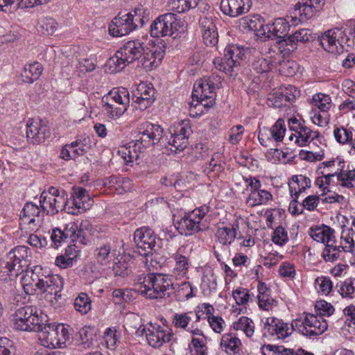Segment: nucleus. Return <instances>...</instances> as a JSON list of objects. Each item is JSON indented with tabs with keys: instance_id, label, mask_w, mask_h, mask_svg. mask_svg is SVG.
Listing matches in <instances>:
<instances>
[{
	"instance_id": "obj_1",
	"label": "nucleus",
	"mask_w": 355,
	"mask_h": 355,
	"mask_svg": "<svg viewBox=\"0 0 355 355\" xmlns=\"http://www.w3.org/2000/svg\"><path fill=\"white\" fill-rule=\"evenodd\" d=\"M26 254L27 248L24 246H18L11 250L3 270L1 271L0 280L10 282L26 270L21 282L24 292L28 295H33L37 289L44 295L46 300L53 303L57 301L58 297H60V293L63 287L62 279L58 275H45L40 266L27 270L29 257H25Z\"/></svg>"
},
{
	"instance_id": "obj_2",
	"label": "nucleus",
	"mask_w": 355,
	"mask_h": 355,
	"mask_svg": "<svg viewBox=\"0 0 355 355\" xmlns=\"http://www.w3.org/2000/svg\"><path fill=\"white\" fill-rule=\"evenodd\" d=\"M143 129L138 139L121 146L118 150L125 164L137 162L144 149L159 143L162 138L164 129L159 125L147 122L144 124Z\"/></svg>"
},
{
	"instance_id": "obj_3",
	"label": "nucleus",
	"mask_w": 355,
	"mask_h": 355,
	"mask_svg": "<svg viewBox=\"0 0 355 355\" xmlns=\"http://www.w3.org/2000/svg\"><path fill=\"white\" fill-rule=\"evenodd\" d=\"M135 281L134 291L150 299L164 297L175 289L174 283L168 275L141 274Z\"/></svg>"
},
{
	"instance_id": "obj_4",
	"label": "nucleus",
	"mask_w": 355,
	"mask_h": 355,
	"mask_svg": "<svg viewBox=\"0 0 355 355\" xmlns=\"http://www.w3.org/2000/svg\"><path fill=\"white\" fill-rule=\"evenodd\" d=\"M149 20L150 10L143 6H138L130 12L116 17L109 26V32L114 37L126 35Z\"/></svg>"
},
{
	"instance_id": "obj_5",
	"label": "nucleus",
	"mask_w": 355,
	"mask_h": 355,
	"mask_svg": "<svg viewBox=\"0 0 355 355\" xmlns=\"http://www.w3.org/2000/svg\"><path fill=\"white\" fill-rule=\"evenodd\" d=\"M144 51L140 40H130L125 43L106 63L109 72L114 73L123 69L128 64L139 59Z\"/></svg>"
},
{
	"instance_id": "obj_6",
	"label": "nucleus",
	"mask_w": 355,
	"mask_h": 355,
	"mask_svg": "<svg viewBox=\"0 0 355 355\" xmlns=\"http://www.w3.org/2000/svg\"><path fill=\"white\" fill-rule=\"evenodd\" d=\"M14 329L24 331H37L47 322V316L33 306H26L16 310L13 315Z\"/></svg>"
},
{
	"instance_id": "obj_7",
	"label": "nucleus",
	"mask_w": 355,
	"mask_h": 355,
	"mask_svg": "<svg viewBox=\"0 0 355 355\" xmlns=\"http://www.w3.org/2000/svg\"><path fill=\"white\" fill-rule=\"evenodd\" d=\"M103 111L107 116L116 119L127 110L130 104V94L126 88H114L102 98Z\"/></svg>"
},
{
	"instance_id": "obj_8",
	"label": "nucleus",
	"mask_w": 355,
	"mask_h": 355,
	"mask_svg": "<svg viewBox=\"0 0 355 355\" xmlns=\"http://www.w3.org/2000/svg\"><path fill=\"white\" fill-rule=\"evenodd\" d=\"M38 339L40 344L48 348H62L70 338L68 328L63 324H47L42 325Z\"/></svg>"
},
{
	"instance_id": "obj_9",
	"label": "nucleus",
	"mask_w": 355,
	"mask_h": 355,
	"mask_svg": "<svg viewBox=\"0 0 355 355\" xmlns=\"http://www.w3.org/2000/svg\"><path fill=\"white\" fill-rule=\"evenodd\" d=\"M293 324L298 333L307 337L320 336L328 329L327 322L322 316L307 312L299 314Z\"/></svg>"
},
{
	"instance_id": "obj_10",
	"label": "nucleus",
	"mask_w": 355,
	"mask_h": 355,
	"mask_svg": "<svg viewBox=\"0 0 355 355\" xmlns=\"http://www.w3.org/2000/svg\"><path fill=\"white\" fill-rule=\"evenodd\" d=\"M40 203L44 213L55 215L64 210L67 205V194L63 189L51 187L40 196Z\"/></svg>"
},
{
	"instance_id": "obj_11",
	"label": "nucleus",
	"mask_w": 355,
	"mask_h": 355,
	"mask_svg": "<svg viewBox=\"0 0 355 355\" xmlns=\"http://www.w3.org/2000/svg\"><path fill=\"white\" fill-rule=\"evenodd\" d=\"M209 211V207L201 206L191 212L186 214L177 222V230L182 235H192L205 228L202 219Z\"/></svg>"
},
{
	"instance_id": "obj_12",
	"label": "nucleus",
	"mask_w": 355,
	"mask_h": 355,
	"mask_svg": "<svg viewBox=\"0 0 355 355\" xmlns=\"http://www.w3.org/2000/svg\"><path fill=\"white\" fill-rule=\"evenodd\" d=\"M182 21L174 13L167 12L159 16L151 24L150 33L152 37L171 36L182 28Z\"/></svg>"
},
{
	"instance_id": "obj_13",
	"label": "nucleus",
	"mask_w": 355,
	"mask_h": 355,
	"mask_svg": "<svg viewBox=\"0 0 355 355\" xmlns=\"http://www.w3.org/2000/svg\"><path fill=\"white\" fill-rule=\"evenodd\" d=\"M171 137L168 139L169 149L171 152L184 150L187 146L189 137L192 132L189 121H182L169 128Z\"/></svg>"
},
{
	"instance_id": "obj_14",
	"label": "nucleus",
	"mask_w": 355,
	"mask_h": 355,
	"mask_svg": "<svg viewBox=\"0 0 355 355\" xmlns=\"http://www.w3.org/2000/svg\"><path fill=\"white\" fill-rule=\"evenodd\" d=\"M220 78L203 77L198 80L193 85L192 97L196 99H204L214 103L216 93L215 89L219 87Z\"/></svg>"
},
{
	"instance_id": "obj_15",
	"label": "nucleus",
	"mask_w": 355,
	"mask_h": 355,
	"mask_svg": "<svg viewBox=\"0 0 355 355\" xmlns=\"http://www.w3.org/2000/svg\"><path fill=\"white\" fill-rule=\"evenodd\" d=\"M92 202L86 189L82 187L73 188L70 199H67L66 212L78 215L89 209Z\"/></svg>"
},
{
	"instance_id": "obj_16",
	"label": "nucleus",
	"mask_w": 355,
	"mask_h": 355,
	"mask_svg": "<svg viewBox=\"0 0 355 355\" xmlns=\"http://www.w3.org/2000/svg\"><path fill=\"white\" fill-rule=\"evenodd\" d=\"M139 330L145 334L148 343L154 348L160 347L164 343L169 342L172 336L170 331L157 324L141 326Z\"/></svg>"
},
{
	"instance_id": "obj_17",
	"label": "nucleus",
	"mask_w": 355,
	"mask_h": 355,
	"mask_svg": "<svg viewBox=\"0 0 355 355\" xmlns=\"http://www.w3.org/2000/svg\"><path fill=\"white\" fill-rule=\"evenodd\" d=\"M286 128L284 119H279L271 128L263 127L260 129L258 139L263 146H269L272 141H282Z\"/></svg>"
},
{
	"instance_id": "obj_18",
	"label": "nucleus",
	"mask_w": 355,
	"mask_h": 355,
	"mask_svg": "<svg viewBox=\"0 0 355 355\" xmlns=\"http://www.w3.org/2000/svg\"><path fill=\"white\" fill-rule=\"evenodd\" d=\"M294 320L291 324L284 322L276 318H268L264 323L265 334L276 337L278 339H284L290 336L297 329L294 327Z\"/></svg>"
},
{
	"instance_id": "obj_19",
	"label": "nucleus",
	"mask_w": 355,
	"mask_h": 355,
	"mask_svg": "<svg viewBox=\"0 0 355 355\" xmlns=\"http://www.w3.org/2000/svg\"><path fill=\"white\" fill-rule=\"evenodd\" d=\"M134 242L138 248L145 252L144 254L147 255L151 251L157 250L159 239L151 229L143 227L135 232Z\"/></svg>"
},
{
	"instance_id": "obj_20",
	"label": "nucleus",
	"mask_w": 355,
	"mask_h": 355,
	"mask_svg": "<svg viewBox=\"0 0 355 355\" xmlns=\"http://www.w3.org/2000/svg\"><path fill=\"white\" fill-rule=\"evenodd\" d=\"M50 131L44 121L40 119H29L26 124L27 140L33 144L43 143L49 137Z\"/></svg>"
},
{
	"instance_id": "obj_21",
	"label": "nucleus",
	"mask_w": 355,
	"mask_h": 355,
	"mask_svg": "<svg viewBox=\"0 0 355 355\" xmlns=\"http://www.w3.org/2000/svg\"><path fill=\"white\" fill-rule=\"evenodd\" d=\"M289 125L290 130L295 132V143L300 146H306L319 137L318 131L299 123L295 118L289 119Z\"/></svg>"
},
{
	"instance_id": "obj_22",
	"label": "nucleus",
	"mask_w": 355,
	"mask_h": 355,
	"mask_svg": "<svg viewBox=\"0 0 355 355\" xmlns=\"http://www.w3.org/2000/svg\"><path fill=\"white\" fill-rule=\"evenodd\" d=\"M324 4V0H300L294 6L293 13L295 17L299 16L300 21H304L313 17Z\"/></svg>"
},
{
	"instance_id": "obj_23",
	"label": "nucleus",
	"mask_w": 355,
	"mask_h": 355,
	"mask_svg": "<svg viewBox=\"0 0 355 355\" xmlns=\"http://www.w3.org/2000/svg\"><path fill=\"white\" fill-rule=\"evenodd\" d=\"M155 94V89L151 83H139L133 95L135 107L141 110H146L154 102Z\"/></svg>"
},
{
	"instance_id": "obj_24",
	"label": "nucleus",
	"mask_w": 355,
	"mask_h": 355,
	"mask_svg": "<svg viewBox=\"0 0 355 355\" xmlns=\"http://www.w3.org/2000/svg\"><path fill=\"white\" fill-rule=\"evenodd\" d=\"M290 25L284 18L276 19L273 22L264 24V28L260 31L262 37L270 39L279 38L285 42L288 33Z\"/></svg>"
},
{
	"instance_id": "obj_25",
	"label": "nucleus",
	"mask_w": 355,
	"mask_h": 355,
	"mask_svg": "<svg viewBox=\"0 0 355 355\" xmlns=\"http://www.w3.org/2000/svg\"><path fill=\"white\" fill-rule=\"evenodd\" d=\"M252 5V0H221L220 8L224 15L237 17L248 13Z\"/></svg>"
},
{
	"instance_id": "obj_26",
	"label": "nucleus",
	"mask_w": 355,
	"mask_h": 355,
	"mask_svg": "<svg viewBox=\"0 0 355 355\" xmlns=\"http://www.w3.org/2000/svg\"><path fill=\"white\" fill-rule=\"evenodd\" d=\"M164 55V51L159 46H151L144 49L139 58L143 67L147 71H151L157 67Z\"/></svg>"
},
{
	"instance_id": "obj_27",
	"label": "nucleus",
	"mask_w": 355,
	"mask_h": 355,
	"mask_svg": "<svg viewBox=\"0 0 355 355\" xmlns=\"http://www.w3.org/2000/svg\"><path fill=\"white\" fill-rule=\"evenodd\" d=\"M343 31L340 29H331L326 31L320 37V42L324 49L331 53H342V47H338L337 42L342 37Z\"/></svg>"
},
{
	"instance_id": "obj_28",
	"label": "nucleus",
	"mask_w": 355,
	"mask_h": 355,
	"mask_svg": "<svg viewBox=\"0 0 355 355\" xmlns=\"http://www.w3.org/2000/svg\"><path fill=\"white\" fill-rule=\"evenodd\" d=\"M115 250L113 249V242L110 240L99 241L96 244L94 257L97 262L101 265H107L115 257Z\"/></svg>"
},
{
	"instance_id": "obj_29",
	"label": "nucleus",
	"mask_w": 355,
	"mask_h": 355,
	"mask_svg": "<svg viewBox=\"0 0 355 355\" xmlns=\"http://www.w3.org/2000/svg\"><path fill=\"white\" fill-rule=\"evenodd\" d=\"M239 226L237 221L234 223H223L216 232V236L219 243L223 245L232 244L236 238Z\"/></svg>"
},
{
	"instance_id": "obj_30",
	"label": "nucleus",
	"mask_w": 355,
	"mask_h": 355,
	"mask_svg": "<svg viewBox=\"0 0 355 355\" xmlns=\"http://www.w3.org/2000/svg\"><path fill=\"white\" fill-rule=\"evenodd\" d=\"M239 27L242 31H254L258 37H262L259 34L264 28L263 20L260 15H248L239 20Z\"/></svg>"
},
{
	"instance_id": "obj_31",
	"label": "nucleus",
	"mask_w": 355,
	"mask_h": 355,
	"mask_svg": "<svg viewBox=\"0 0 355 355\" xmlns=\"http://www.w3.org/2000/svg\"><path fill=\"white\" fill-rule=\"evenodd\" d=\"M272 195L270 191L262 189L261 187H257L253 190H250L246 199V204L250 207L267 205L272 200Z\"/></svg>"
},
{
	"instance_id": "obj_32",
	"label": "nucleus",
	"mask_w": 355,
	"mask_h": 355,
	"mask_svg": "<svg viewBox=\"0 0 355 355\" xmlns=\"http://www.w3.org/2000/svg\"><path fill=\"white\" fill-rule=\"evenodd\" d=\"M335 231L327 225L311 227L309 230V236L315 241L329 243L335 237Z\"/></svg>"
},
{
	"instance_id": "obj_33",
	"label": "nucleus",
	"mask_w": 355,
	"mask_h": 355,
	"mask_svg": "<svg viewBox=\"0 0 355 355\" xmlns=\"http://www.w3.org/2000/svg\"><path fill=\"white\" fill-rule=\"evenodd\" d=\"M41 209L37 205L30 202H26L22 209L20 219L28 224H40L42 220Z\"/></svg>"
},
{
	"instance_id": "obj_34",
	"label": "nucleus",
	"mask_w": 355,
	"mask_h": 355,
	"mask_svg": "<svg viewBox=\"0 0 355 355\" xmlns=\"http://www.w3.org/2000/svg\"><path fill=\"white\" fill-rule=\"evenodd\" d=\"M344 166L345 163L343 161L338 159L336 160H330L322 162L317 172L319 175H324L327 176L331 180V178L335 175H337V178H338L339 174L343 173Z\"/></svg>"
},
{
	"instance_id": "obj_35",
	"label": "nucleus",
	"mask_w": 355,
	"mask_h": 355,
	"mask_svg": "<svg viewBox=\"0 0 355 355\" xmlns=\"http://www.w3.org/2000/svg\"><path fill=\"white\" fill-rule=\"evenodd\" d=\"M175 261V266L173 268L172 276L176 279L186 277L188 274L189 263L186 256L182 255L180 250H178L172 256Z\"/></svg>"
},
{
	"instance_id": "obj_36",
	"label": "nucleus",
	"mask_w": 355,
	"mask_h": 355,
	"mask_svg": "<svg viewBox=\"0 0 355 355\" xmlns=\"http://www.w3.org/2000/svg\"><path fill=\"white\" fill-rule=\"evenodd\" d=\"M311 182V180L306 176L302 175L293 176L288 183L291 197L298 198L301 193L310 187Z\"/></svg>"
},
{
	"instance_id": "obj_37",
	"label": "nucleus",
	"mask_w": 355,
	"mask_h": 355,
	"mask_svg": "<svg viewBox=\"0 0 355 355\" xmlns=\"http://www.w3.org/2000/svg\"><path fill=\"white\" fill-rule=\"evenodd\" d=\"M223 154L219 152L215 153L211 159L205 166L204 173L209 178H215L219 175L224 170Z\"/></svg>"
},
{
	"instance_id": "obj_38",
	"label": "nucleus",
	"mask_w": 355,
	"mask_h": 355,
	"mask_svg": "<svg viewBox=\"0 0 355 355\" xmlns=\"http://www.w3.org/2000/svg\"><path fill=\"white\" fill-rule=\"evenodd\" d=\"M354 129L352 127L344 125L335 126L333 135L335 140L340 145H347L352 150V142H354Z\"/></svg>"
},
{
	"instance_id": "obj_39",
	"label": "nucleus",
	"mask_w": 355,
	"mask_h": 355,
	"mask_svg": "<svg viewBox=\"0 0 355 355\" xmlns=\"http://www.w3.org/2000/svg\"><path fill=\"white\" fill-rule=\"evenodd\" d=\"M275 60L277 63L275 69L285 76H293L298 70V64L294 60H284L281 53H276Z\"/></svg>"
},
{
	"instance_id": "obj_40",
	"label": "nucleus",
	"mask_w": 355,
	"mask_h": 355,
	"mask_svg": "<svg viewBox=\"0 0 355 355\" xmlns=\"http://www.w3.org/2000/svg\"><path fill=\"white\" fill-rule=\"evenodd\" d=\"M42 71V65L39 62L26 64L21 73L22 81L26 83H33L40 77Z\"/></svg>"
},
{
	"instance_id": "obj_41",
	"label": "nucleus",
	"mask_w": 355,
	"mask_h": 355,
	"mask_svg": "<svg viewBox=\"0 0 355 355\" xmlns=\"http://www.w3.org/2000/svg\"><path fill=\"white\" fill-rule=\"evenodd\" d=\"M277 62L275 56L258 57L252 62V69L257 73H264L272 71L277 67Z\"/></svg>"
},
{
	"instance_id": "obj_42",
	"label": "nucleus",
	"mask_w": 355,
	"mask_h": 355,
	"mask_svg": "<svg viewBox=\"0 0 355 355\" xmlns=\"http://www.w3.org/2000/svg\"><path fill=\"white\" fill-rule=\"evenodd\" d=\"M241 342L234 334H224L220 340L222 348L229 354H234L239 352Z\"/></svg>"
},
{
	"instance_id": "obj_43",
	"label": "nucleus",
	"mask_w": 355,
	"mask_h": 355,
	"mask_svg": "<svg viewBox=\"0 0 355 355\" xmlns=\"http://www.w3.org/2000/svg\"><path fill=\"white\" fill-rule=\"evenodd\" d=\"M343 255L341 250L337 244L336 238L324 245V248L322 252V257L326 262H334L340 259Z\"/></svg>"
},
{
	"instance_id": "obj_44",
	"label": "nucleus",
	"mask_w": 355,
	"mask_h": 355,
	"mask_svg": "<svg viewBox=\"0 0 355 355\" xmlns=\"http://www.w3.org/2000/svg\"><path fill=\"white\" fill-rule=\"evenodd\" d=\"M232 327L234 330L243 331L249 338L252 337L254 333V322L245 316H242L234 322Z\"/></svg>"
},
{
	"instance_id": "obj_45",
	"label": "nucleus",
	"mask_w": 355,
	"mask_h": 355,
	"mask_svg": "<svg viewBox=\"0 0 355 355\" xmlns=\"http://www.w3.org/2000/svg\"><path fill=\"white\" fill-rule=\"evenodd\" d=\"M213 64L217 70L228 76L233 75L234 68L236 67L235 61L228 59L225 54L223 58H216L213 60Z\"/></svg>"
},
{
	"instance_id": "obj_46",
	"label": "nucleus",
	"mask_w": 355,
	"mask_h": 355,
	"mask_svg": "<svg viewBox=\"0 0 355 355\" xmlns=\"http://www.w3.org/2000/svg\"><path fill=\"white\" fill-rule=\"evenodd\" d=\"M311 37V33L310 30L301 28L288 36L286 40H285V42L287 46L290 45L291 47H294L297 42L304 43L309 41Z\"/></svg>"
},
{
	"instance_id": "obj_47",
	"label": "nucleus",
	"mask_w": 355,
	"mask_h": 355,
	"mask_svg": "<svg viewBox=\"0 0 355 355\" xmlns=\"http://www.w3.org/2000/svg\"><path fill=\"white\" fill-rule=\"evenodd\" d=\"M120 336V332L115 327L107 328L103 336L107 348L115 350L119 343Z\"/></svg>"
},
{
	"instance_id": "obj_48",
	"label": "nucleus",
	"mask_w": 355,
	"mask_h": 355,
	"mask_svg": "<svg viewBox=\"0 0 355 355\" xmlns=\"http://www.w3.org/2000/svg\"><path fill=\"white\" fill-rule=\"evenodd\" d=\"M225 55L228 59L235 61V67H237L245 56V49L236 44L229 45L225 49Z\"/></svg>"
},
{
	"instance_id": "obj_49",
	"label": "nucleus",
	"mask_w": 355,
	"mask_h": 355,
	"mask_svg": "<svg viewBox=\"0 0 355 355\" xmlns=\"http://www.w3.org/2000/svg\"><path fill=\"white\" fill-rule=\"evenodd\" d=\"M312 103L320 112H327L331 107V98L330 96L322 93L316 94L312 98Z\"/></svg>"
},
{
	"instance_id": "obj_50",
	"label": "nucleus",
	"mask_w": 355,
	"mask_h": 355,
	"mask_svg": "<svg viewBox=\"0 0 355 355\" xmlns=\"http://www.w3.org/2000/svg\"><path fill=\"white\" fill-rule=\"evenodd\" d=\"M199 0H171V9L179 13L184 12L196 8Z\"/></svg>"
},
{
	"instance_id": "obj_51",
	"label": "nucleus",
	"mask_w": 355,
	"mask_h": 355,
	"mask_svg": "<svg viewBox=\"0 0 355 355\" xmlns=\"http://www.w3.org/2000/svg\"><path fill=\"white\" fill-rule=\"evenodd\" d=\"M74 307L81 314L87 313L92 308L90 298L86 293H80L74 300Z\"/></svg>"
},
{
	"instance_id": "obj_52",
	"label": "nucleus",
	"mask_w": 355,
	"mask_h": 355,
	"mask_svg": "<svg viewBox=\"0 0 355 355\" xmlns=\"http://www.w3.org/2000/svg\"><path fill=\"white\" fill-rule=\"evenodd\" d=\"M92 229V225L88 220L82 221L78 227L73 242H79L81 244L85 245L89 241V235L87 232Z\"/></svg>"
},
{
	"instance_id": "obj_53",
	"label": "nucleus",
	"mask_w": 355,
	"mask_h": 355,
	"mask_svg": "<svg viewBox=\"0 0 355 355\" xmlns=\"http://www.w3.org/2000/svg\"><path fill=\"white\" fill-rule=\"evenodd\" d=\"M193 318V312H187L182 313H175L173 318V324L176 328H180L187 330L188 329L189 322H191Z\"/></svg>"
},
{
	"instance_id": "obj_54",
	"label": "nucleus",
	"mask_w": 355,
	"mask_h": 355,
	"mask_svg": "<svg viewBox=\"0 0 355 355\" xmlns=\"http://www.w3.org/2000/svg\"><path fill=\"white\" fill-rule=\"evenodd\" d=\"M89 138L84 137L76 139L75 141L71 142L70 144L72 147L73 156L76 157L83 155L89 149Z\"/></svg>"
},
{
	"instance_id": "obj_55",
	"label": "nucleus",
	"mask_w": 355,
	"mask_h": 355,
	"mask_svg": "<svg viewBox=\"0 0 355 355\" xmlns=\"http://www.w3.org/2000/svg\"><path fill=\"white\" fill-rule=\"evenodd\" d=\"M338 246L343 250V253L348 252L355 256V241L349 234L341 235Z\"/></svg>"
},
{
	"instance_id": "obj_56",
	"label": "nucleus",
	"mask_w": 355,
	"mask_h": 355,
	"mask_svg": "<svg viewBox=\"0 0 355 355\" xmlns=\"http://www.w3.org/2000/svg\"><path fill=\"white\" fill-rule=\"evenodd\" d=\"M174 286L179 300H187L193 296V288L189 282H184L180 285L174 284Z\"/></svg>"
},
{
	"instance_id": "obj_57",
	"label": "nucleus",
	"mask_w": 355,
	"mask_h": 355,
	"mask_svg": "<svg viewBox=\"0 0 355 355\" xmlns=\"http://www.w3.org/2000/svg\"><path fill=\"white\" fill-rule=\"evenodd\" d=\"M315 288L322 294L328 295L332 290L333 284L329 277H318L315 281Z\"/></svg>"
},
{
	"instance_id": "obj_58",
	"label": "nucleus",
	"mask_w": 355,
	"mask_h": 355,
	"mask_svg": "<svg viewBox=\"0 0 355 355\" xmlns=\"http://www.w3.org/2000/svg\"><path fill=\"white\" fill-rule=\"evenodd\" d=\"M232 297L238 305H245L249 302V291L243 287H239L232 291Z\"/></svg>"
},
{
	"instance_id": "obj_59",
	"label": "nucleus",
	"mask_w": 355,
	"mask_h": 355,
	"mask_svg": "<svg viewBox=\"0 0 355 355\" xmlns=\"http://www.w3.org/2000/svg\"><path fill=\"white\" fill-rule=\"evenodd\" d=\"M268 102L270 106L278 108L286 106L287 103V101L284 99V96L280 89L275 92L273 94H271L268 97Z\"/></svg>"
},
{
	"instance_id": "obj_60",
	"label": "nucleus",
	"mask_w": 355,
	"mask_h": 355,
	"mask_svg": "<svg viewBox=\"0 0 355 355\" xmlns=\"http://www.w3.org/2000/svg\"><path fill=\"white\" fill-rule=\"evenodd\" d=\"M288 240L287 231L282 226L277 227L272 236V241L279 245H284Z\"/></svg>"
},
{
	"instance_id": "obj_61",
	"label": "nucleus",
	"mask_w": 355,
	"mask_h": 355,
	"mask_svg": "<svg viewBox=\"0 0 355 355\" xmlns=\"http://www.w3.org/2000/svg\"><path fill=\"white\" fill-rule=\"evenodd\" d=\"M40 26L43 34L51 35L56 31L58 23L53 18L47 17L42 20Z\"/></svg>"
},
{
	"instance_id": "obj_62",
	"label": "nucleus",
	"mask_w": 355,
	"mask_h": 355,
	"mask_svg": "<svg viewBox=\"0 0 355 355\" xmlns=\"http://www.w3.org/2000/svg\"><path fill=\"white\" fill-rule=\"evenodd\" d=\"M202 36L204 43L206 46H214L218 43V33L216 27L211 30H205L202 31Z\"/></svg>"
},
{
	"instance_id": "obj_63",
	"label": "nucleus",
	"mask_w": 355,
	"mask_h": 355,
	"mask_svg": "<svg viewBox=\"0 0 355 355\" xmlns=\"http://www.w3.org/2000/svg\"><path fill=\"white\" fill-rule=\"evenodd\" d=\"M258 300L259 307L266 311L272 310L278 304L277 301L270 297L269 295H258Z\"/></svg>"
},
{
	"instance_id": "obj_64",
	"label": "nucleus",
	"mask_w": 355,
	"mask_h": 355,
	"mask_svg": "<svg viewBox=\"0 0 355 355\" xmlns=\"http://www.w3.org/2000/svg\"><path fill=\"white\" fill-rule=\"evenodd\" d=\"M338 292L343 297L353 298L355 288L352 280L347 279L338 286Z\"/></svg>"
}]
</instances>
